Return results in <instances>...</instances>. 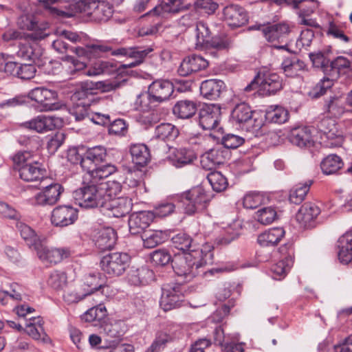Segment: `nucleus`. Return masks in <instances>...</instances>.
I'll return each mask as SVG.
<instances>
[{
	"instance_id": "obj_1",
	"label": "nucleus",
	"mask_w": 352,
	"mask_h": 352,
	"mask_svg": "<svg viewBox=\"0 0 352 352\" xmlns=\"http://www.w3.org/2000/svg\"><path fill=\"white\" fill-rule=\"evenodd\" d=\"M39 2L51 15L63 19L84 13L91 21L101 23L107 21L113 12L112 5L104 0H79L59 7H54L53 5L60 3V0H39Z\"/></svg>"
},
{
	"instance_id": "obj_2",
	"label": "nucleus",
	"mask_w": 352,
	"mask_h": 352,
	"mask_svg": "<svg viewBox=\"0 0 352 352\" xmlns=\"http://www.w3.org/2000/svg\"><path fill=\"white\" fill-rule=\"evenodd\" d=\"M74 50L78 57H85L89 60L102 57L108 52H111L112 56L129 57L134 59L133 61L127 64H122L120 67V69H128L142 63L146 56L153 50L151 47L145 49L139 47H119L114 50L107 43H98L87 45L85 47H78Z\"/></svg>"
},
{
	"instance_id": "obj_3",
	"label": "nucleus",
	"mask_w": 352,
	"mask_h": 352,
	"mask_svg": "<svg viewBox=\"0 0 352 352\" xmlns=\"http://www.w3.org/2000/svg\"><path fill=\"white\" fill-rule=\"evenodd\" d=\"M212 254L202 250H192L184 254L175 255L172 260V267L177 276L183 278V282L191 281L200 273V269L211 261Z\"/></svg>"
},
{
	"instance_id": "obj_4",
	"label": "nucleus",
	"mask_w": 352,
	"mask_h": 352,
	"mask_svg": "<svg viewBox=\"0 0 352 352\" xmlns=\"http://www.w3.org/2000/svg\"><path fill=\"white\" fill-rule=\"evenodd\" d=\"M258 87L263 95H274L283 89V79L277 74L272 73L266 68H262L244 88V91L250 92Z\"/></svg>"
},
{
	"instance_id": "obj_5",
	"label": "nucleus",
	"mask_w": 352,
	"mask_h": 352,
	"mask_svg": "<svg viewBox=\"0 0 352 352\" xmlns=\"http://www.w3.org/2000/svg\"><path fill=\"white\" fill-rule=\"evenodd\" d=\"M231 116L241 129L247 131L256 133L263 125L259 113L252 110L245 102L236 104L232 111Z\"/></svg>"
},
{
	"instance_id": "obj_6",
	"label": "nucleus",
	"mask_w": 352,
	"mask_h": 352,
	"mask_svg": "<svg viewBox=\"0 0 352 352\" xmlns=\"http://www.w3.org/2000/svg\"><path fill=\"white\" fill-rule=\"evenodd\" d=\"M176 199L181 204L184 212L192 215L206 208L210 198L201 186H197L177 195Z\"/></svg>"
},
{
	"instance_id": "obj_7",
	"label": "nucleus",
	"mask_w": 352,
	"mask_h": 352,
	"mask_svg": "<svg viewBox=\"0 0 352 352\" xmlns=\"http://www.w3.org/2000/svg\"><path fill=\"white\" fill-rule=\"evenodd\" d=\"M74 198L78 204L85 208H103L104 201L100 195L99 184H96L91 180L76 190L74 193Z\"/></svg>"
},
{
	"instance_id": "obj_8",
	"label": "nucleus",
	"mask_w": 352,
	"mask_h": 352,
	"mask_svg": "<svg viewBox=\"0 0 352 352\" xmlns=\"http://www.w3.org/2000/svg\"><path fill=\"white\" fill-rule=\"evenodd\" d=\"M130 256L125 252L109 253L102 257L100 265L102 270L109 277L122 276L129 267Z\"/></svg>"
},
{
	"instance_id": "obj_9",
	"label": "nucleus",
	"mask_w": 352,
	"mask_h": 352,
	"mask_svg": "<svg viewBox=\"0 0 352 352\" xmlns=\"http://www.w3.org/2000/svg\"><path fill=\"white\" fill-rule=\"evenodd\" d=\"M160 302L161 308L168 311L182 306L184 300V287L179 283L164 284Z\"/></svg>"
},
{
	"instance_id": "obj_10",
	"label": "nucleus",
	"mask_w": 352,
	"mask_h": 352,
	"mask_svg": "<svg viewBox=\"0 0 352 352\" xmlns=\"http://www.w3.org/2000/svg\"><path fill=\"white\" fill-rule=\"evenodd\" d=\"M223 19L228 26L236 28L246 25L249 16L243 7L238 4H230L223 9Z\"/></svg>"
},
{
	"instance_id": "obj_11",
	"label": "nucleus",
	"mask_w": 352,
	"mask_h": 352,
	"mask_svg": "<svg viewBox=\"0 0 352 352\" xmlns=\"http://www.w3.org/2000/svg\"><path fill=\"white\" fill-rule=\"evenodd\" d=\"M280 254L285 257L273 265L271 270L274 279L283 278L290 270L294 263V248L292 244L287 243L279 248Z\"/></svg>"
},
{
	"instance_id": "obj_12",
	"label": "nucleus",
	"mask_w": 352,
	"mask_h": 352,
	"mask_svg": "<svg viewBox=\"0 0 352 352\" xmlns=\"http://www.w3.org/2000/svg\"><path fill=\"white\" fill-rule=\"evenodd\" d=\"M62 123V120L55 116H38L30 121L21 123L20 126L38 133H44L61 126Z\"/></svg>"
},
{
	"instance_id": "obj_13",
	"label": "nucleus",
	"mask_w": 352,
	"mask_h": 352,
	"mask_svg": "<svg viewBox=\"0 0 352 352\" xmlns=\"http://www.w3.org/2000/svg\"><path fill=\"white\" fill-rule=\"evenodd\" d=\"M63 191L64 188L59 183L47 184L41 192L35 195L34 204L41 206H53L59 201Z\"/></svg>"
},
{
	"instance_id": "obj_14",
	"label": "nucleus",
	"mask_w": 352,
	"mask_h": 352,
	"mask_svg": "<svg viewBox=\"0 0 352 352\" xmlns=\"http://www.w3.org/2000/svg\"><path fill=\"white\" fill-rule=\"evenodd\" d=\"M221 118V108L216 104L203 107L199 112V124L204 130H214L218 127Z\"/></svg>"
},
{
	"instance_id": "obj_15",
	"label": "nucleus",
	"mask_w": 352,
	"mask_h": 352,
	"mask_svg": "<svg viewBox=\"0 0 352 352\" xmlns=\"http://www.w3.org/2000/svg\"><path fill=\"white\" fill-rule=\"evenodd\" d=\"M190 8V3H185L184 0H163L159 5L146 13V15L166 18L170 14L188 10Z\"/></svg>"
},
{
	"instance_id": "obj_16",
	"label": "nucleus",
	"mask_w": 352,
	"mask_h": 352,
	"mask_svg": "<svg viewBox=\"0 0 352 352\" xmlns=\"http://www.w3.org/2000/svg\"><path fill=\"white\" fill-rule=\"evenodd\" d=\"M208 62L201 56L192 54L185 57L181 62L177 73L181 76H188L206 69Z\"/></svg>"
},
{
	"instance_id": "obj_17",
	"label": "nucleus",
	"mask_w": 352,
	"mask_h": 352,
	"mask_svg": "<svg viewBox=\"0 0 352 352\" xmlns=\"http://www.w3.org/2000/svg\"><path fill=\"white\" fill-rule=\"evenodd\" d=\"M77 218L76 209L69 206H59L53 210L51 221L56 227H65L73 224Z\"/></svg>"
},
{
	"instance_id": "obj_18",
	"label": "nucleus",
	"mask_w": 352,
	"mask_h": 352,
	"mask_svg": "<svg viewBox=\"0 0 352 352\" xmlns=\"http://www.w3.org/2000/svg\"><path fill=\"white\" fill-rule=\"evenodd\" d=\"M153 219L154 214L150 211H141L131 214L128 221L130 233L133 235L139 234L142 235L143 232L147 231L146 228Z\"/></svg>"
},
{
	"instance_id": "obj_19",
	"label": "nucleus",
	"mask_w": 352,
	"mask_h": 352,
	"mask_svg": "<svg viewBox=\"0 0 352 352\" xmlns=\"http://www.w3.org/2000/svg\"><path fill=\"white\" fill-rule=\"evenodd\" d=\"M149 93L157 103L168 100L174 92V85L166 79H157L152 82L148 87Z\"/></svg>"
},
{
	"instance_id": "obj_20",
	"label": "nucleus",
	"mask_w": 352,
	"mask_h": 352,
	"mask_svg": "<svg viewBox=\"0 0 352 352\" xmlns=\"http://www.w3.org/2000/svg\"><path fill=\"white\" fill-rule=\"evenodd\" d=\"M20 178L25 182H32L37 181H45L46 170L43 164L38 162H31L26 163L19 168Z\"/></svg>"
},
{
	"instance_id": "obj_21",
	"label": "nucleus",
	"mask_w": 352,
	"mask_h": 352,
	"mask_svg": "<svg viewBox=\"0 0 352 352\" xmlns=\"http://www.w3.org/2000/svg\"><path fill=\"white\" fill-rule=\"evenodd\" d=\"M29 98L41 105V111H48L54 109L56 93L44 87H36L29 93Z\"/></svg>"
},
{
	"instance_id": "obj_22",
	"label": "nucleus",
	"mask_w": 352,
	"mask_h": 352,
	"mask_svg": "<svg viewBox=\"0 0 352 352\" xmlns=\"http://www.w3.org/2000/svg\"><path fill=\"white\" fill-rule=\"evenodd\" d=\"M41 260L50 264L60 263L70 255L68 248H49L41 243L35 250Z\"/></svg>"
},
{
	"instance_id": "obj_23",
	"label": "nucleus",
	"mask_w": 352,
	"mask_h": 352,
	"mask_svg": "<svg viewBox=\"0 0 352 352\" xmlns=\"http://www.w3.org/2000/svg\"><path fill=\"white\" fill-rule=\"evenodd\" d=\"M289 141L300 148H308L314 146V140L310 127L303 126L291 129L288 135Z\"/></svg>"
},
{
	"instance_id": "obj_24",
	"label": "nucleus",
	"mask_w": 352,
	"mask_h": 352,
	"mask_svg": "<svg viewBox=\"0 0 352 352\" xmlns=\"http://www.w3.org/2000/svg\"><path fill=\"white\" fill-rule=\"evenodd\" d=\"M320 213V209L312 203H305L296 214L297 221L305 228L314 226V221Z\"/></svg>"
},
{
	"instance_id": "obj_25",
	"label": "nucleus",
	"mask_w": 352,
	"mask_h": 352,
	"mask_svg": "<svg viewBox=\"0 0 352 352\" xmlns=\"http://www.w3.org/2000/svg\"><path fill=\"white\" fill-rule=\"evenodd\" d=\"M17 25L21 30H33L27 36L32 41H41L48 36L45 31L37 30L38 23L35 21L34 16L32 14H22L17 20Z\"/></svg>"
},
{
	"instance_id": "obj_26",
	"label": "nucleus",
	"mask_w": 352,
	"mask_h": 352,
	"mask_svg": "<svg viewBox=\"0 0 352 352\" xmlns=\"http://www.w3.org/2000/svg\"><path fill=\"white\" fill-rule=\"evenodd\" d=\"M223 81L218 79H208L203 81L200 86V93L203 97L208 100L218 99L222 92L226 90Z\"/></svg>"
},
{
	"instance_id": "obj_27",
	"label": "nucleus",
	"mask_w": 352,
	"mask_h": 352,
	"mask_svg": "<svg viewBox=\"0 0 352 352\" xmlns=\"http://www.w3.org/2000/svg\"><path fill=\"white\" fill-rule=\"evenodd\" d=\"M107 157V150L102 146H96L87 148L85 151L83 161L84 170L89 171L100 163L104 162Z\"/></svg>"
},
{
	"instance_id": "obj_28",
	"label": "nucleus",
	"mask_w": 352,
	"mask_h": 352,
	"mask_svg": "<svg viewBox=\"0 0 352 352\" xmlns=\"http://www.w3.org/2000/svg\"><path fill=\"white\" fill-rule=\"evenodd\" d=\"M228 153L222 148H214L201 156V166L208 170H212L217 165L223 164L226 159Z\"/></svg>"
},
{
	"instance_id": "obj_29",
	"label": "nucleus",
	"mask_w": 352,
	"mask_h": 352,
	"mask_svg": "<svg viewBox=\"0 0 352 352\" xmlns=\"http://www.w3.org/2000/svg\"><path fill=\"white\" fill-rule=\"evenodd\" d=\"M128 280L135 286L148 285L153 280L154 273L146 266L139 268H131L128 274Z\"/></svg>"
},
{
	"instance_id": "obj_30",
	"label": "nucleus",
	"mask_w": 352,
	"mask_h": 352,
	"mask_svg": "<svg viewBox=\"0 0 352 352\" xmlns=\"http://www.w3.org/2000/svg\"><path fill=\"white\" fill-rule=\"evenodd\" d=\"M338 258L343 264H348L352 260V230L346 232L338 240Z\"/></svg>"
},
{
	"instance_id": "obj_31",
	"label": "nucleus",
	"mask_w": 352,
	"mask_h": 352,
	"mask_svg": "<svg viewBox=\"0 0 352 352\" xmlns=\"http://www.w3.org/2000/svg\"><path fill=\"white\" fill-rule=\"evenodd\" d=\"M103 208L111 211V214L117 218L124 217L132 209L131 200L124 197H118L117 199L105 204Z\"/></svg>"
},
{
	"instance_id": "obj_32",
	"label": "nucleus",
	"mask_w": 352,
	"mask_h": 352,
	"mask_svg": "<svg viewBox=\"0 0 352 352\" xmlns=\"http://www.w3.org/2000/svg\"><path fill=\"white\" fill-rule=\"evenodd\" d=\"M195 159L194 151L186 148H175L170 156L171 164L176 168H182L190 164Z\"/></svg>"
},
{
	"instance_id": "obj_33",
	"label": "nucleus",
	"mask_w": 352,
	"mask_h": 352,
	"mask_svg": "<svg viewBox=\"0 0 352 352\" xmlns=\"http://www.w3.org/2000/svg\"><path fill=\"white\" fill-rule=\"evenodd\" d=\"M285 235L283 228H273L260 234L257 241L262 247H273L277 245Z\"/></svg>"
},
{
	"instance_id": "obj_34",
	"label": "nucleus",
	"mask_w": 352,
	"mask_h": 352,
	"mask_svg": "<svg viewBox=\"0 0 352 352\" xmlns=\"http://www.w3.org/2000/svg\"><path fill=\"white\" fill-rule=\"evenodd\" d=\"M85 284L88 287L85 293H76L74 299H68L72 302H78L86 296L91 295L94 292L99 290L103 287V280L100 278V274H90L85 277Z\"/></svg>"
},
{
	"instance_id": "obj_35",
	"label": "nucleus",
	"mask_w": 352,
	"mask_h": 352,
	"mask_svg": "<svg viewBox=\"0 0 352 352\" xmlns=\"http://www.w3.org/2000/svg\"><path fill=\"white\" fill-rule=\"evenodd\" d=\"M120 324V322H115L107 323L102 326L103 339L109 344V347L118 344L124 335V331L121 329Z\"/></svg>"
},
{
	"instance_id": "obj_36",
	"label": "nucleus",
	"mask_w": 352,
	"mask_h": 352,
	"mask_svg": "<svg viewBox=\"0 0 352 352\" xmlns=\"http://www.w3.org/2000/svg\"><path fill=\"white\" fill-rule=\"evenodd\" d=\"M95 241V245L100 251H105L112 249L116 241V233L111 228L100 230Z\"/></svg>"
},
{
	"instance_id": "obj_37",
	"label": "nucleus",
	"mask_w": 352,
	"mask_h": 352,
	"mask_svg": "<svg viewBox=\"0 0 352 352\" xmlns=\"http://www.w3.org/2000/svg\"><path fill=\"white\" fill-rule=\"evenodd\" d=\"M99 188L102 201H104V206H105L113 199L118 198L117 196L122 190V184L115 180L108 181L104 183H100Z\"/></svg>"
},
{
	"instance_id": "obj_38",
	"label": "nucleus",
	"mask_w": 352,
	"mask_h": 352,
	"mask_svg": "<svg viewBox=\"0 0 352 352\" xmlns=\"http://www.w3.org/2000/svg\"><path fill=\"white\" fill-rule=\"evenodd\" d=\"M289 32V26L285 23L270 25L263 29L264 36L269 42H280Z\"/></svg>"
},
{
	"instance_id": "obj_39",
	"label": "nucleus",
	"mask_w": 352,
	"mask_h": 352,
	"mask_svg": "<svg viewBox=\"0 0 352 352\" xmlns=\"http://www.w3.org/2000/svg\"><path fill=\"white\" fill-rule=\"evenodd\" d=\"M171 241L175 248L184 252H192V250H201L198 244L194 243L192 237L185 232H179L174 235Z\"/></svg>"
},
{
	"instance_id": "obj_40",
	"label": "nucleus",
	"mask_w": 352,
	"mask_h": 352,
	"mask_svg": "<svg viewBox=\"0 0 352 352\" xmlns=\"http://www.w3.org/2000/svg\"><path fill=\"white\" fill-rule=\"evenodd\" d=\"M197 110L196 102L190 100H182L174 105L173 113L178 118L188 119L195 114Z\"/></svg>"
},
{
	"instance_id": "obj_41",
	"label": "nucleus",
	"mask_w": 352,
	"mask_h": 352,
	"mask_svg": "<svg viewBox=\"0 0 352 352\" xmlns=\"http://www.w3.org/2000/svg\"><path fill=\"white\" fill-rule=\"evenodd\" d=\"M130 153L133 162L138 166L144 167L150 162V152L145 144H137L132 145L130 148Z\"/></svg>"
},
{
	"instance_id": "obj_42",
	"label": "nucleus",
	"mask_w": 352,
	"mask_h": 352,
	"mask_svg": "<svg viewBox=\"0 0 352 352\" xmlns=\"http://www.w3.org/2000/svg\"><path fill=\"white\" fill-rule=\"evenodd\" d=\"M328 51H318L309 53V57L315 68L320 69L325 76H329L331 62Z\"/></svg>"
},
{
	"instance_id": "obj_43",
	"label": "nucleus",
	"mask_w": 352,
	"mask_h": 352,
	"mask_svg": "<svg viewBox=\"0 0 352 352\" xmlns=\"http://www.w3.org/2000/svg\"><path fill=\"white\" fill-rule=\"evenodd\" d=\"M350 60L342 56H339L331 60L329 76L333 79H338L341 74L351 69Z\"/></svg>"
},
{
	"instance_id": "obj_44",
	"label": "nucleus",
	"mask_w": 352,
	"mask_h": 352,
	"mask_svg": "<svg viewBox=\"0 0 352 352\" xmlns=\"http://www.w3.org/2000/svg\"><path fill=\"white\" fill-rule=\"evenodd\" d=\"M324 110L331 117H340L344 113V107L341 98L337 96H331L326 98Z\"/></svg>"
},
{
	"instance_id": "obj_45",
	"label": "nucleus",
	"mask_w": 352,
	"mask_h": 352,
	"mask_svg": "<svg viewBox=\"0 0 352 352\" xmlns=\"http://www.w3.org/2000/svg\"><path fill=\"white\" fill-rule=\"evenodd\" d=\"M117 171L116 166L111 164L98 165L90 170L87 171L88 179L98 184V182Z\"/></svg>"
},
{
	"instance_id": "obj_46",
	"label": "nucleus",
	"mask_w": 352,
	"mask_h": 352,
	"mask_svg": "<svg viewBox=\"0 0 352 352\" xmlns=\"http://www.w3.org/2000/svg\"><path fill=\"white\" fill-rule=\"evenodd\" d=\"M143 245L146 248H154L164 243L167 238L165 233L160 230H147L141 235Z\"/></svg>"
},
{
	"instance_id": "obj_47",
	"label": "nucleus",
	"mask_w": 352,
	"mask_h": 352,
	"mask_svg": "<svg viewBox=\"0 0 352 352\" xmlns=\"http://www.w3.org/2000/svg\"><path fill=\"white\" fill-rule=\"evenodd\" d=\"M265 118L269 122L283 124L288 120L289 113L283 107L272 105L267 108Z\"/></svg>"
},
{
	"instance_id": "obj_48",
	"label": "nucleus",
	"mask_w": 352,
	"mask_h": 352,
	"mask_svg": "<svg viewBox=\"0 0 352 352\" xmlns=\"http://www.w3.org/2000/svg\"><path fill=\"white\" fill-rule=\"evenodd\" d=\"M179 135V130L172 124L162 123L156 126L154 138L162 141H173Z\"/></svg>"
},
{
	"instance_id": "obj_49",
	"label": "nucleus",
	"mask_w": 352,
	"mask_h": 352,
	"mask_svg": "<svg viewBox=\"0 0 352 352\" xmlns=\"http://www.w3.org/2000/svg\"><path fill=\"white\" fill-rule=\"evenodd\" d=\"M16 228L20 232L21 237L30 248L36 250V248L42 243L34 230L29 226L22 222H18Z\"/></svg>"
},
{
	"instance_id": "obj_50",
	"label": "nucleus",
	"mask_w": 352,
	"mask_h": 352,
	"mask_svg": "<svg viewBox=\"0 0 352 352\" xmlns=\"http://www.w3.org/2000/svg\"><path fill=\"white\" fill-rule=\"evenodd\" d=\"M305 67V63L297 58H286L281 64V68L285 76L291 78L298 76L299 72L304 71Z\"/></svg>"
},
{
	"instance_id": "obj_51",
	"label": "nucleus",
	"mask_w": 352,
	"mask_h": 352,
	"mask_svg": "<svg viewBox=\"0 0 352 352\" xmlns=\"http://www.w3.org/2000/svg\"><path fill=\"white\" fill-rule=\"evenodd\" d=\"M343 166L342 159L337 155H329L320 163L322 172L325 175L336 173Z\"/></svg>"
},
{
	"instance_id": "obj_52",
	"label": "nucleus",
	"mask_w": 352,
	"mask_h": 352,
	"mask_svg": "<svg viewBox=\"0 0 352 352\" xmlns=\"http://www.w3.org/2000/svg\"><path fill=\"white\" fill-rule=\"evenodd\" d=\"M312 181L309 180L303 184H298L289 191V200L294 204H300L309 191Z\"/></svg>"
},
{
	"instance_id": "obj_53",
	"label": "nucleus",
	"mask_w": 352,
	"mask_h": 352,
	"mask_svg": "<svg viewBox=\"0 0 352 352\" xmlns=\"http://www.w3.org/2000/svg\"><path fill=\"white\" fill-rule=\"evenodd\" d=\"M90 102H75L69 109V113L75 120L80 122L86 119L89 120L91 113L89 111Z\"/></svg>"
},
{
	"instance_id": "obj_54",
	"label": "nucleus",
	"mask_w": 352,
	"mask_h": 352,
	"mask_svg": "<svg viewBox=\"0 0 352 352\" xmlns=\"http://www.w3.org/2000/svg\"><path fill=\"white\" fill-rule=\"evenodd\" d=\"M317 128L327 139L333 140L339 136L334 120L329 118L322 119L318 123Z\"/></svg>"
},
{
	"instance_id": "obj_55",
	"label": "nucleus",
	"mask_w": 352,
	"mask_h": 352,
	"mask_svg": "<svg viewBox=\"0 0 352 352\" xmlns=\"http://www.w3.org/2000/svg\"><path fill=\"white\" fill-rule=\"evenodd\" d=\"M207 179L213 190L222 192L227 188L228 185L226 177L219 171H212L208 174Z\"/></svg>"
},
{
	"instance_id": "obj_56",
	"label": "nucleus",
	"mask_w": 352,
	"mask_h": 352,
	"mask_svg": "<svg viewBox=\"0 0 352 352\" xmlns=\"http://www.w3.org/2000/svg\"><path fill=\"white\" fill-rule=\"evenodd\" d=\"M157 102L151 97L148 89L146 92L140 94L135 102L136 109L142 111H148L156 106Z\"/></svg>"
},
{
	"instance_id": "obj_57",
	"label": "nucleus",
	"mask_w": 352,
	"mask_h": 352,
	"mask_svg": "<svg viewBox=\"0 0 352 352\" xmlns=\"http://www.w3.org/2000/svg\"><path fill=\"white\" fill-rule=\"evenodd\" d=\"M197 45L206 47L210 41L211 32L206 23L199 21L196 26Z\"/></svg>"
},
{
	"instance_id": "obj_58",
	"label": "nucleus",
	"mask_w": 352,
	"mask_h": 352,
	"mask_svg": "<svg viewBox=\"0 0 352 352\" xmlns=\"http://www.w3.org/2000/svg\"><path fill=\"white\" fill-rule=\"evenodd\" d=\"M150 258L151 262L157 266H164L170 262L172 263L173 258L169 252L165 249H158L153 251L151 253Z\"/></svg>"
},
{
	"instance_id": "obj_59",
	"label": "nucleus",
	"mask_w": 352,
	"mask_h": 352,
	"mask_svg": "<svg viewBox=\"0 0 352 352\" xmlns=\"http://www.w3.org/2000/svg\"><path fill=\"white\" fill-rule=\"evenodd\" d=\"M66 283V274L60 271L56 270L52 272L47 279L48 285L56 290L62 289Z\"/></svg>"
},
{
	"instance_id": "obj_60",
	"label": "nucleus",
	"mask_w": 352,
	"mask_h": 352,
	"mask_svg": "<svg viewBox=\"0 0 352 352\" xmlns=\"http://www.w3.org/2000/svg\"><path fill=\"white\" fill-rule=\"evenodd\" d=\"M255 218L261 223L268 225L276 219V212L272 207L263 208L256 212Z\"/></svg>"
},
{
	"instance_id": "obj_61",
	"label": "nucleus",
	"mask_w": 352,
	"mask_h": 352,
	"mask_svg": "<svg viewBox=\"0 0 352 352\" xmlns=\"http://www.w3.org/2000/svg\"><path fill=\"white\" fill-rule=\"evenodd\" d=\"M116 67L109 62L98 60L94 63L93 67L86 72L87 76H97L104 73H109L114 70Z\"/></svg>"
},
{
	"instance_id": "obj_62",
	"label": "nucleus",
	"mask_w": 352,
	"mask_h": 352,
	"mask_svg": "<svg viewBox=\"0 0 352 352\" xmlns=\"http://www.w3.org/2000/svg\"><path fill=\"white\" fill-rule=\"evenodd\" d=\"M264 201V197L258 192H250L245 195L243 205L247 209H255Z\"/></svg>"
},
{
	"instance_id": "obj_63",
	"label": "nucleus",
	"mask_w": 352,
	"mask_h": 352,
	"mask_svg": "<svg viewBox=\"0 0 352 352\" xmlns=\"http://www.w3.org/2000/svg\"><path fill=\"white\" fill-rule=\"evenodd\" d=\"M170 336L166 333H157L151 345L146 349V352H160L163 349L166 343L169 341Z\"/></svg>"
},
{
	"instance_id": "obj_64",
	"label": "nucleus",
	"mask_w": 352,
	"mask_h": 352,
	"mask_svg": "<svg viewBox=\"0 0 352 352\" xmlns=\"http://www.w3.org/2000/svg\"><path fill=\"white\" fill-rule=\"evenodd\" d=\"M65 140V135L62 132H56L54 135L50 137L47 148L50 154H54Z\"/></svg>"
}]
</instances>
